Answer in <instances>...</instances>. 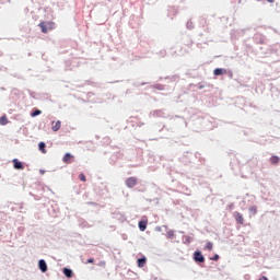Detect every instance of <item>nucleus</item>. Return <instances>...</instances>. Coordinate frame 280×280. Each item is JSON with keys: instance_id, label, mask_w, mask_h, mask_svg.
I'll use <instances>...</instances> for the list:
<instances>
[{"instance_id": "13", "label": "nucleus", "mask_w": 280, "mask_h": 280, "mask_svg": "<svg viewBox=\"0 0 280 280\" xmlns=\"http://www.w3.org/2000/svg\"><path fill=\"white\" fill-rule=\"evenodd\" d=\"M38 148H39V151H40L43 154H47L46 143H45V142H39V143H38Z\"/></svg>"}, {"instance_id": "10", "label": "nucleus", "mask_w": 280, "mask_h": 280, "mask_svg": "<svg viewBox=\"0 0 280 280\" xmlns=\"http://www.w3.org/2000/svg\"><path fill=\"white\" fill-rule=\"evenodd\" d=\"M13 164L15 170H24V165L18 159L13 160Z\"/></svg>"}, {"instance_id": "22", "label": "nucleus", "mask_w": 280, "mask_h": 280, "mask_svg": "<svg viewBox=\"0 0 280 280\" xmlns=\"http://www.w3.org/2000/svg\"><path fill=\"white\" fill-rule=\"evenodd\" d=\"M212 260L218 261L219 260V255L215 254L214 257L212 258Z\"/></svg>"}, {"instance_id": "21", "label": "nucleus", "mask_w": 280, "mask_h": 280, "mask_svg": "<svg viewBox=\"0 0 280 280\" xmlns=\"http://www.w3.org/2000/svg\"><path fill=\"white\" fill-rule=\"evenodd\" d=\"M88 264H94V258H89L86 261H85V265Z\"/></svg>"}, {"instance_id": "24", "label": "nucleus", "mask_w": 280, "mask_h": 280, "mask_svg": "<svg viewBox=\"0 0 280 280\" xmlns=\"http://www.w3.org/2000/svg\"><path fill=\"white\" fill-rule=\"evenodd\" d=\"M269 3H275V0H266Z\"/></svg>"}, {"instance_id": "16", "label": "nucleus", "mask_w": 280, "mask_h": 280, "mask_svg": "<svg viewBox=\"0 0 280 280\" xmlns=\"http://www.w3.org/2000/svg\"><path fill=\"white\" fill-rule=\"evenodd\" d=\"M249 212H250L253 215H256V214H257V207H256V206L249 207Z\"/></svg>"}, {"instance_id": "8", "label": "nucleus", "mask_w": 280, "mask_h": 280, "mask_svg": "<svg viewBox=\"0 0 280 280\" xmlns=\"http://www.w3.org/2000/svg\"><path fill=\"white\" fill-rule=\"evenodd\" d=\"M73 161V155H71L70 153H66V155H63L62 158V162L66 164H70Z\"/></svg>"}, {"instance_id": "3", "label": "nucleus", "mask_w": 280, "mask_h": 280, "mask_svg": "<svg viewBox=\"0 0 280 280\" xmlns=\"http://www.w3.org/2000/svg\"><path fill=\"white\" fill-rule=\"evenodd\" d=\"M38 267L43 273H46L48 271V266L45 259H39Z\"/></svg>"}, {"instance_id": "2", "label": "nucleus", "mask_w": 280, "mask_h": 280, "mask_svg": "<svg viewBox=\"0 0 280 280\" xmlns=\"http://www.w3.org/2000/svg\"><path fill=\"white\" fill-rule=\"evenodd\" d=\"M138 184V179L136 177H130L125 180V185L128 188H133Z\"/></svg>"}, {"instance_id": "19", "label": "nucleus", "mask_w": 280, "mask_h": 280, "mask_svg": "<svg viewBox=\"0 0 280 280\" xmlns=\"http://www.w3.org/2000/svg\"><path fill=\"white\" fill-rule=\"evenodd\" d=\"M80 180L85 183L86 182V178H85V175L84 174H80L79 176Z\"/></svg>"}, {"instance_id": "12", "label": "nucleus", "mask_w": 280, "mask_h": 280, "mask_svg": "<svg viewBox=\"0 0 280 280\" xmlns=\"http://www.w3.org/2000/svg\"><path fill=\"white\" fill-rule=\"evenodd\" d=\"M145 264H147V258H145V256H143L142 258H139V259H138V267H139V268H144V267H145Z\"/></svg>"}, {"instance_id": "14", "label": "nucleus", "mask_w": 280, "mask_h": 280, "mask_svg": "<svg viewBox=\"0 0 280 280\" xmlns=\"http://www.w3.org/2000/svg\"><path fill=\"white\" fill-rule=\"evenodd\" d=\"M270 162H271L273 165H277V164L280 162V158L277 156V155H273V156H271Z\"/></svg>"}, {"instance_id": "6", "label": "nucleus", "mask_w": 280, "mask_h": 280, "mask_svg": "<svg viewBox=\"0 0 280 280\" xmlns=\"http://www.w3.org/2000/svg\"><path fill=\"white\" fill-rule=\"evenodd\" d=\"M213 74L215 77L224 75V74H226V69H224V68H215L213 70Z\"/></svg>"}, {"instance_id": "9", "label": "nucleus", "mask_w": 280, "mask_h": 280, "mask_svg": "<svg viewBox=\"0 0 280 280\" xmlns=\"http://www.w3.org/2000/svg\"><path fill=\"white\" fill-rule=\"evenodd\" d=\"M147 225H148V219L142 220L139 222V229L141 232H144L147 230Z\"/></svg>"}, {"instance_id": "20", "label": "nucleus", "mask_w": 280, "mask_h": 280, "mask_svg": "<svg viewBox=\"0 0 280 280\" xmlns=\"http://www.w3.org/2000/svg\"><path fill=\"white\" fill-rule=\"evenodd\" d=\"M98 267H106V261H104V260H101L100 262H98Z\"/></svg>"}, {"instance_id": "23", "label": "nucleus", "mask_w": 280, "mask_h": 280, "mask_svg": "<svg viewBox=\"0 0 280 280\" xmlns=\"http://www.w3.org/2000/svg\"><path fill=\"white\" fill-rule=\"evenodd\" d=\"M259 280H268V278L266 276H262L259 278Z\"/></svg>"}, {"instance_id": "17", "label": "nucleus", "mask_w": 280, "mask_h": 280, "mask_svg": "<svg viewBox=\"0 0 280 280\" xmlns=\"http://www.w3.org/2000/svg\"><path fill=\"white\" fill-rule=\"evenodd\" d=\"M42 114H43L42 110L36 109L34 113L31 114V116L36 117V116L42 115Z\"/></svg>"}, {"instance_id": "7", "label": "nucleus", "mask_w": 280, "mask_h": 280, "mask_svg": "<svg viewBox=\"0 0 280 280\" xmlns=\"http://www.w3.org/2000/svg\"><path fill=\"white\" fill-rule=\"evenodd\" d=\"M60 128H61V120H57L56 122L52 121L51 130H52L54 132L59 131Z\"/></svg>"}, {"instance_id": "11", "label": "nucleus", "mask_w": 280, "mask_h": 280, "mask_svg": "<svg viewBox=\"0 0 280 280\" xmlns=\"http://www.w3.org/2000/svg\"><path fill=\"white\" fill-rule=\"evenodd\" d=\"M63 275H66V278L71 279L73 277V272L69 268H63L62 270Z\"/></svg>"}, {"instance_id": "4", "label": "nucleus", "mask_w": 280, "mask_h": 280, "mask_svg": "<svg viewBox=\"0 0 280 280\" xmlns=\"http://www.w3.org/2000/svg\"><path fill=\"white\" fill-rule=\"evenodd\" d=\"M233 215H234V219L236 220L237 223L244 224L245 219H244V215H243L241 212L235 211V212L233 213Z\"/></svg>"}, {"instance_id": "18", "label": "nucleus", "mask_w": 280, "mask_h": 280, "mask_svg": "<svg viewBox=\"0 0 280 280\" xmlns=\"http://www.w3.org/2000/svg\"><path fill=\"white\" fill-rule=\"evenodd\" d=\"M212 248H213V244L212 243H207V245H206V249H208V250H212Z\"/></svg>"}, {"instance_id": "15", "label": "nucleus", "mask_w": 280, "mask_h": 280, "mask_svg": "<svg viewBox=\"0 0 280 280\" xmlns=\"http://www.w3.org/2000/svg\"><path fill=\"white\" fill-rule=\"evenodd\" d=\"M0 125L2 126L8 125V118L5 116L0 117Z\"/></svg>"}, {"instance_id": "5", "label": "nucleus", "mask_w": 280, "mask_h": 280, "mask_svg": "<svg viewBox=\"0 0 280 280\" xmlns=\"http://www.w3.org/2000/svg\"><path fill=\"white\" fill-rule=\"evenodd\" d=\"M194 260L197 261V262H205V257L203 255L201 254V252H195L194 253Z\"/></svg>"}, {"instance_id": "1", "label": "nucleus", "mask_w": 280, "mask_h": 280, "mask_svg": "<svg viewBox=\"0 0 280 280\" xmlns=\"http://www.w3.org/2000/svg\"><path fill=\"white\" fill-rule=\"evenodd\" d=\"M39 27L43 33H48L51 30H55V23L54 22H40Z\"/></svg>"}]
</instances>
